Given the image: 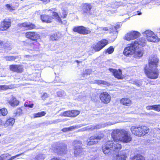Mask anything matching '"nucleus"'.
<instances>
[{
	"label": "nucleus",
	"instance_id": "a878e982",
	"mask_svg": "<svg viewBox=\"0 0 160 160\" xmlns=\"http://www.w3.org/2000/svg\"><path fill=\"white\" fill-rule=\"evenodd\" d=\"M61 36V34L59 32H56L50 36L49 39L50 40L53 41H57L60 38Z\"/></svg>",
	"mask_w": 160,
	"mask_h": 160
},
{
	"label": "nucleus",
	"instance_id": "ddd939ff",
	"mask_svg": "<svg viewBox=\"0 0 160 160\" xmlns=\"http://www.w3.org/2000/svg\"><path fill=\"white\" fill-rule=\"evenodd\" d=\"M140 35V34L138 32L132 31L129 33H127L126 34L125 38L126 40L130 41L138 38Z\"/></svg>",
	"mask_w": 160,
	"mask_h": 160
},
{
	"label": "nucleus",
	"instance_id": "c85d7f7f",
	"mask_svg": "<svg viewBox=\"0 0 160 160\" xmlns=\"http://www.w3.org/2000/svg\"><path fill=\"white\" fill-rule=\"evenodd\" d=\"M131 160H145V158L140 154H137L130 158Z\"/></svg>",
	"mask_w": 160,
	"mask_h": 160
},
{
	"label": "nucleus",
	"instance_id": "a19ab883",
	"mask_svg": "<svg viewBox=\"0 0 160 160\" xmlns=\"http://www.w3.org/2000/svg\"><path fill=\"white\" fill-rule=\"evenodd\" d=\"M87 159L88 160H97V156L95 155H90Z\"/></svg>",
	"mask_w": 160,
	"mask_h": 160
},
{
	"label": "nucleus",
	"instance_id": "c03bdc74",
	"mask_svg": "<svg viewBox=\"0 0 160 160\" xmlns=\"http://www.w3.org/2000/svg\"><path fill=\"white\" fill-rule=\"evenodd\" d=\"M143 54L142 50L138 51L136 53V55L139 57H142L143 55Z\"/></svg>",
	"mask_w": 160,
	"mask_h": 160
},
{
	"label": "nucleus",
	"instance_id": "603ef678",
	"mask_svg": "<svg viewBox=\"0 0 160 160\" xmlns=\"http://www.w3.org/2000/svg\"><path fill=\"white\" fill-rule=\"evenodd\" d=\"M16 112H15V116H18L20 115L22 113V111H16Z\"/></svg>",
	"mask_w": 160,
	"mask_h": 160
},
{
	"label": "nucleus",
	"instance_id": "412c9836",
	"mask_svg": "<svg viewBox=\"0 0 160 160\" xmlns=\"http://www.w3.org/2000/svg\"><path fill=\"white\" fill-rule=\"evenodd\" d=\"M22 155H24V153H21L13 156H11L8 153H6L2 155L3 160H15L19 158V157Z\"/></svg>",
	"mask_w": 160,
	"mask_h": 160
},
{
	"label": "nucleus",
	"instance_id": "3c124183",
	"mask_svg": "<svg viewBox=\"0 0 160 160\" xmlns=\"http://www.w3.org/2000/svg\"><path fill=\"white\" fill-rule=\"evenodd\" d=\"M57 96L59 97H61L63 96V93L61 91H58L57 92Z\"/></svg>",
	"mask_w": 160,
	"mask_h": 160
},
{
	"label": "nucleus",
	"instance_id": "4be33fe9",
	"mask_svg": "<svg viewBox=\"0 0 160 160\" xmlns=\"http://www.w3.org/2000/svg\"><path fill=\"white\" fill-rule=\"evenodd\" d=\"M92 8L90 3H85L82 4V11L83 14L90 13Z\"/></svg>",
	"mask_w": 160,
	"mask_h": 160
},
{
	"label": "nucleus",
	"instance_id": "f3484780",
	"mask_svg": "<svg viewBox=\"0 0 160 160\" xmlns=\"http://www.w3.org/2000/svg\"><path fill=\"white\" fill-rule=\"evenodd\" d=\"M116 123V122H109L106 123L104 124L103 125L99 124L98 125H91L90 126H88V127H87L86 129L87 130H92L95 129H99L102 128L108 125H113Z\"/></svg>",
	"mask_w": 160,
	"mask_h": 160
},
{
	"label": "nucleus",
	"instance_id": "6e6552de",
	"mask_svg": "<svg viewBox=\"0 0 160 160\" xmlns=\"http://www.w3.org/2000/svg\"><path fill=\"white\" fill-rule=\"evenodd\" d=\"M73 144L75 145L74 149V155L76 157H79L83 153V150L80 146L81 145L79 141L75 140L73 142Z\"/></svg>",
	"mask_w": 160,
	"mask_h": 160
},
{
	"label": "nucleus",
	"instance_id": "7ed1b4c3",
	"mask_svg": "<svg viewBox=\"0 0 160 160\" xmlns=\"http://www.w3.org/2000/svg\"><path fill=\"white\" fill-rule=\"evenodd\" d=\"M121 148L120 144L116 142L107 141L102 147L103 153L106 155H110L118 152Z\"/></svg>",
	"mask_w": 160,
	"mask_h": 160
},
{
	"label": "nucleus",
	"instance_id": "f257e3e1",
	"mask_svg": "<svg viewBox=\"0 0 160 160\" xmlns=\"http://www.w3.org/2000/svg\"><path fill=\"white\" fill-rule=\"evenodd\" d=\"M159 59L155 55L150 57L148 60V66L146 64L143 68L144 73L146 76L151 79H156L159 76V71L157 68Z\"/></svg>",
	"mask_w": 160,
	"mask_h": 160
},
{
	"label": "nucleus",
	"instance_id": "5701e85b",
	"mask_svg": "<svg viewBox=\"0 0 160 160\" xmlns=\"http://www.w3.org/2000/svg\"><path fill=\"white\" fill-rule=\"evenodd\" d=\"M54 151V152L59 154L65 153L67 151L66 145L65 144L58 145Z\"/></svg>",
	"mask_w": 160,
	"mask_h": 160
},
{
	"label": "nucleus",
	"instance_id": "423d86ee",
	"mask_svg": "<svg viewBox=\"0 0 160 160\" xmlns=\"http://www.w3.org/2000/svg\"><path fill=\"white\" fill-rule=\"evenodd\" d=\"M72 31L82 35H87L91 32L89 28L85 27L83 26H76L73 27Z\"/></svg>",
	"mask_w": 160,
	"mask_h": 160
},
{
	"label": "nucleus",
	"instance_id": "de8ad7c7",
	"mask_svg": "<svg viewBox=\"0 0 160 160\" xmlns=\"http://www.w3.org/2000/svg\"><path fill=\"white\" fill-rule=\"evenodd\" d=\"M8 111H0V116L1 115L5 116L8 114Z\"/></svg>",
	"mask_w": 160,
	"mask_h": 160
},
{
	"label": "nucleus",
	"instance_id": "e433bc0d",
	"mask_svg": "<svg viewBox=\"0 0 160 160\" xmlns=\"http://www.w3.org/2000/svg\"><path fill=\"white\" fill-rule=\"evenodd\" d=\"M17 65L12 64L9 66L10 70L13 72H16L17 69Z\"/></svg>",
	"mask_w": 160,
	"mask_h": 160
},
{
	"label": "nucleus",
	"instance_id": "39448f33",
	"mask_svg": "<svg viewBox=\"0 0 160 160\" xmlns=\"http://www.w3.org/2000/svg\"><path fill=\"white\" fill-rule=\"evenodd\" d=\"M108 43V41L106 39H102L98 42L93 46L92 48L96 52L100 51Z\"/></svg>",
	"mask_w": 160,
	"mask_h": 160
},
{
	"label": "nucleus",
	"instance_id": "dca6fc26",
	"mask_svg": "<svg viewBox=\"0 0 160 160\" xmlns=\"http://www.w3.org/2000/svg\"><path fill=\"white\" fill-rule=\"evenodd\" d=\"M102 138V135L92 136L90 138L89 141L88 140L87 144L88 145L96 144Z\"/></svg>",
	"mask_w": 160,
	"mask_h": 160
},
{
	"label": "nucleus",
	"instance_id": "c756f323",
	"mask_svg": "<svg viewBox=\"0 0 160 160\" xmlns=\"http://www.w3.org/2000/svg\"><path fill=\"white\" fill-rule=\"evenodd\" d=\"M147 109L160 110V105H153L152 106H148L146 107Z\"/></svg>",
	"mask_w": 160,
	"mask_h": 160
},
{
	"label": "nucleus",
	"instance_id": "393cba45",
	"mask_svg": "<svg viewBox=\"0 0 160 160\" xmlns=\"http://www.w3.org/2000/svg\"><path fill=\"white\" fill-rule=\"evenodd\" d=\"M121 104L126 106H130L132 104V101L128 98H123L120 100Z\"/></svg>",
	"mask_w": 160,
	"mask_h": 160
},
{
	"label": "nucleus",
	"instance_id": "ea45409f",
	"mask_svg": "<svg viewBox=\"0 0 160 160\" xmlns=\"http://www.w3.org/2000/svg\"><path fill=\"white\" fill-rule=\"evenodd\" d=\"M71 111V117H76L79 113V111Z\"/></svg>",
	"mask_w": 160,
	"mask_h": 160
},
{
	"label": "nucleus",
	"instance_id": "5fc2aeb1",
	"mask_svg": "<svg viewBox=\"0 0 160 160\" xmlns=\"http://www.w3.org/2000/svg\"><path fill=\"white\" fill-rule=\"evenodd\" d=\"M3 123V121L1 120L0 119V125H1Z\"/></svg>",
	"mask_w": 160,
	"mask_h": 160
},
{
	"label": "nucleus",
	"instance_id": "13d9d810",
	"mask_svg": "<svg viewBox=\"0 0 160 160\" xmlns=\"http://www.w3.org/2000/svg\"><path fill=\"white\" fill-rule=\"evenodd\" d=\"M3 43V42L2 41L0 40V46L2 45Z\"/></svg>",
	"mask_w": 160,
	"mask_h": 160
},
{
	"label": "nucleus",
	"instance_id": "f8f14e48",
	"mask_svg": "<svg viewBox=\"0 0 160 160\" xmlns=\"http://www.w3.org/2000/svg\"><path fill=\"white\" fill-rule=\"evenodd\" d=\"M135 48L134 44H133L132 42L130 44H128L127 46L124 50L123 54L126 56H129L130 55H132Z\"/></svg>",
	"mask_w": 160,
	"mask_h": 160
},
{
	"label": "nucleus",
	"instance_id": "9d476101",
	"mask_svg": "<svg viewBox=\"0 0 160 160\" xmlns=\"http://www.w3.org/2000/svg\"><path fill=\"white\" fill-rule=\"evenodd\" d=\"M25 45L28 46L29 48L28 50L30 51H34L38 49L40 47V44L37 41L34 42H31L30 43L27 42L25 41L23 42Z\"/></svg>",
	"mask_w": 160,
	"mask_h": 160
},
{
	"label": "nucleus",
	"instance_id": "1a4fd4ad",
	"mask_svg": "<svg viewBox=\"0 0 160 160\" xmlns=\"http://www.w3.org/2000/svg\"><path fill=\"white\" fill-rule=\"evenodd\" d=\"M99 98L102 103L104 104H107L110 102L111 98L107 92H104L100 93Z\"/></svg>",
	"mask_w": 160,
	"mask_h": 160
},
{
	"label": "nucleus",
	"instance_id": "6e6d98bb",
	"mask_svg": "<svg viewBox=\"0 0 160 160\" xmlns=\"http://www.w3.org/2000/svg\"><path fill=\"white\" fill-rule=\"evenodd\" d=\"M24 57L26 58H29L30 57V56L29 55H25L24 56Z\"/></svg>",
	"mask_w": 160,
	"mask_h": 160
},
{
	"label": "nucleus",
	"instance_id": "4c0bfd02",
	"mask_svg": "<svg viewBox=\"0 0 160 160\" xmlns=\"http://www.w3.org/2000/svg\"><path fill=\"white\" fill-rule=\"evenodd\" d=\"M62 15L60 17L61 19L62 18H67V16L68 14V12L67 10L65 9H63L62 12Z\"/></svg>",
	"mask_w": 160,
	"mask_h": 160
},
{
	"label": "nucleus",
	"instance_id": "9b49d317",
	"mask_svg": "<svg viewBox=\"0 0 160 160\" xmlns=\"http://www.w3.org/2000/svg\"><path fill=\"white\" fill-rule=\"evenodd\" d=\"M26 38L32 41H36L40 38L39 34L36 32L29 31L25 33Z\"/></svg>",
	"mask_w": 160,
	"mask_h": 160
},
{
	"label": "nucleus",
	"instance_id": "09e8293b",
	"mask_svg": "<svg viewBox=\"0 0 160 160\" xmlns=\"http://www.w3.org/2000/svg\"><path fill=\"white\" fill-rule=\"evenodd\" d=\"M113 28L114 27H112L111 28H108V27H103V28H100L101 29V30L104 31H107L109 29L112 30L113 29Z\"/></svg>",
	"mask_w": 160,
	"mask_h": 160
},
{
	"label": "nucleus",
	"instance_id": "bb28decb",
	"mask_svg": "<svg viewBox=\"0 0 160 160\" xmlns=\"http://www.w3.org/2000/svg\"><path fill=\"white\" fill-rule=\"evenodd\" d=\"M15 122V119L12 118H9L7 120L4 124L5 128L12 127Z\"/></svg>",
	"mask_w": 160,
	"mask_h": 160
},
{
	"label": "nucleus",
	"instance_id": "bf43d9fd",
	"mask_svg": "<svg viewBox=\"0 0 160 160\" xmlns=\"http://www.w3.org/2000/svg\"><path fill=\"white\" fill-rule=\"evenodd\" d=\"M75 62H77L78 63H79L80 62L78 60H75Z\"/></svg>",
	"mask_w": 160,
	"mask_h": 160
},
{
	"label": "nucleus",
	"instance_id": "a211bd4d",
	"mask_svg": "<svg viewBox=\"0 0 160 160\" xmlns=\"http://www.w3.org/2000/svg\"><path fill=\"white\" fill-rule=\"evenodd\" d=\"M136 48L138 49L145 46L146 44V42L145 38H140L137 40L132 42Z\"/></svg>",
	"mask_w": 160,
	"mask_h": 160
},
{
	"label": "nucleus",
	"instance_id": "f03ea898",
	"mask_svg": "<svg viewBox=\"0 0 160 160\" xmlns=\"http://www.w3.org/2000/svg\"><path fill=\"white\" fill-rule=\"evenodd\" d=\"M111 136L114 142L119 141L124 143H128L132 140L130 133L124 129L113 130L111 133Z\"/></svg>",
	"mask_w": 160,
	"mask_h": 160
},
{
	"label": "nucleus",
	"instance_id": "20e7f679",
	"mask_svg": "<svg viewBox=\"0 0 160 160\" xmlns=\"http://www.w3.org/2000/svg\"><path fill=\"white\" fill-rule=\"evenodd\" d=\"M131 130L133 134L138 136H143L149 132V128L145 126H132Z\"/></svg>",
	"mask_w": 160,
	"mask_h": 160
},
{
	"label": "nucleus",
	"instance_id": "052dcab7",
	"mask_svg": "<svg viewBox=\"0 0 160 160\" xmlns=\"http://www.w3.org/2000/svg\"><path fill=\"white\" fill-rule=\"evenodd\" d=\"M153 82V81H150L148 83H147L146 84H148V83H149V84H150L151 82Z\"/></svg>",
	"mask_w": 160,
	"mask_h": 160
},
{
	"label": "nucleus",
	"instance_id": "4468645a",
	"mask_svg": "<svg viewBox=\"0 0 160 160\" xmlns=\"http://www.w3.org/2000/svg\"><path fill=\"white\" fill-rule=\"evenodd\" d=\"M109 71L112 72L113 75L118 79H122L123 78V75L122 74V71L121 69H116L112 68L108 69Z\"/></svg>",
	"mask_w": 160,
	"mask_h": 160
},
{
	"label": "nucleus",
	"instance_id": "c9c22d12",
	"mask_svg": "<svg viewBox=\"0 0 160 160\" xmlns=\"http://www.w3.org/2000/svg\"><path fill=\"white\" fill-rule=\"evenodd\" d=\"M46 114V113L44 112H42L37 113L33 114L34 118H38L44 116Z\"/></svg>",
	"mask_w": 160,
	"mask_h": 160
},
{
	"label": "nucleus",
	"instance_id": "8fccbe9b",
	"mask_svg": "<svg viewBox=\"0 0 160 160\" xmlns=\"http://www.w3.org/2000/svg\"><path fill=\"white\" fill-rule=\"evenodd\" d=\"M24 106L25 107H29L30 108H32L33 107V104L32 103L31 104H26V103H25L24 104Z\"/></svg>",
	"mask_w": 160,
	"mask_h": 160
},
{
	"label": "nucleus",
	"instance_id": "4d7b16f0",
	"mask_svg": "<svg viewBox=\"0 0 160 160\" xmlns=\"http://www.w3.org/2000/svg\"><path fill=\"white\" fill-rule=\"evenodd\" d=\"M0 160H3L2 155L0 156Z\"/></svg>",
	"mask_w": 160,
	"mask_h": 160
},
{
	"label": "nucleus",
	"instance_id": "cd10ccee",
	"mask_svg": "<svg viewBox=\"0 0 160 160\" xmlns=\"http://www.w3.org/2000/svg\"><path fill=\"white\" fill-rule=\"evenodd\" d=\"M8 103L12 107H16L18 105L19 102L16 98L12 96V98L8 101Z\"/></svg>",
	"mask_w": 160,
	"mask_h": 160
},
{
	"label": "nucleus",
	"instance_id": "f704fd0d",
	"mask_svg": "<svg viewBox=\"0 0 160 160\" xmlns=\"http://www.w3.org/2000/svg\"><path fill=\"white\" fill-rule=\"evenodd\" d=\"M12 88L11 86L6 85H0V90H6L8 89H10Z\"/></svg>",
	"mask_w": 160,
	"mask_h": 160
},
{
	"label": "nucleus",
	"instance_id": "58836bf2",
	"mask_svg": "<svg viewBox=\"0 0 160 160\" xmlns=\"http://www.w3.org/2000/svg\"><path fill=\"white\" fill-rule=\"evenodd\" d=\"M5 6L7 9L9 10L10 11H12L15 9V7L11 6L10 4H6L5 5Z\"/></svg>",
	"mask_w": 160,
	"mask_h": 160
},
{
	"label": "nucleus",
	"instance_id": "7c9ffc66",
	"mask_svg": "<svg viewBox=\"0 0 160 160\" xmlns=\"http://www.w3.org/2000/svg\"><path fill=\"white\" fill-rule=\"evenodd\" d=\"M126 157L123 154H118L114 158V160H126Z\"/></svg>",
	"mask_w": 160,
	"mask_h": 160
},
{
	"label": "nucleus",
	"instance_id": "0eeeda50",
	"mask_svg": "<svg viewBox=\"0 0 160 160\" xmlns=\"http://www.w3.org/2000/svg\"><path fill=\"white\" fill-rule=\"evenodd\" d=\"M144 33L146 35V39L149 42H158L159 41V38L151 30H146Z\"/></svg>",
	"mask_w": 160,
	"mask_h": 160
},
{
	"label": "nucleus",
	"instance_id": "49530a36",
	"mask_svg": "<svg viewBox=\"0 0 160 160\" xmlns=\"http://www.w3.org/2000/svg\"><path fill=\"white\" fill-rule=\"evenodd\" d=\"M48 97V94L46 92H44L41 96V98L42 100H44Z\"/></svg>",
	"mask_w": 160,
	"mask_h": 160
},
{
	"label": "nucleus",
	"instance_id": "864d4df0",
	"mask_svg": "<svg viewBox=\"0 0 160 160\" xmlns=\"http://www.w3.org/2000/svg\"><path fill=\"white\" fill-rule=\"evenodd\" d=\"M99 82L98 83L100 84H105L106 83V82L102 80L99 81Z\"/></svg>",
	"mask_w": 160,
	"mask_h": 160
},
{
	"label": "nucleus",
	"instance_id": "72a5a7b5",
	"mask_svg": "<svg viewBox=\"0 0 160 160\" xmlns=\"http://www.w3.org/2000/svg\"><path fill=\"white\" fill-rule=\"evenodd\" d=\"M18 56H9L5 57L6 61H12L15 60L16 59L18 58Z\"/></svg>",
	"mask_w": 160,
	"mask_h": 160
},
{
	"label": "nucleus",
	"instance_id": "0e129e2a",
	"mask_svg": "<svg viewBox=\"0 0 160 160\" xmlns=\"http://www.w3.org/2000/svg\"><path fill=\"white\" fill-rule=\"evenodd\" d=\"M141 12H140L139 13H138V14L140 15H141Z\"/></svg>",
	"mask_w": 160,
	"mask_h": 160
},
{
	"label": "nucleus",
	"instance_id": "6ab92c4d",
	"mask_svg": "<svg viewBox=\"0 0 160 160\" xmlns=\"http://www.w3.org/2000/svg\"><path fill=\"white\" fill-rule=\"evenodd\" d=\"M19 26L26 30H31L35 28V25L31 22H25L19 24Z\"/></svg>",
	"mask_w": 160,
	"mask_h": 160
},
{
	"label": "nucleus",
	"instance_id": "2f4dec72",
	"mask_svg": "<svg viewBox=\"0 0 160 160\" xmlns=\"http://www.w3.org/2000/svg\"><path fill=\"white\" fill-rule=\"evenodd\" d=\"M114 51V48L112 46H110L104 50L105 54H112Z\"/></svg>",
	"mask_w": 160,
	"mask_h": 160
},
{
	"label": "nucleus",
	"instance_id": "2eb2a0df",
	"mask_svg": "<svg viewBox=\"0 0 160 160\" xmlns=\"http://www.w3.org/2000/svg\"><path fill=\"white\" fill-rule=\"evenodd\" d=\"M11 22L10 20L7 21L6 19H3L0 23V31H4L7 30L11 26Z\"/></svg>",
	"mask_w": 160,
	"mask_h": 160
},
{
	"label": "nucleus",
	"instance_id": "37998d69",
	"mask_svg": "<svg viewBox=\"0 0 160 160\" xmlns=\"http://www.w3.org/2000/svg\"><path fill=\"white\" fill-rule=\"evenodd\" d=\"M71 111H66L65 112L63 115L64 116L71 117Z\"/></svg>",
	"mask_w": 160,
	"mask_h": 160
},
{
	"label": "nucleus",
	"instance_id": "473e14b6",
	"mask_svg": "<svg viewBox=\"0 0 160 160\" xmlns=\"http://www.w3.org/2000/svg\"><path fill=\"white\" fill-rule=\"evenodd\" d=\"M24 71V68L23 66L22 65H17L16 72L21 73L22 72Z\"/></svg>",
	"mask_w": 160,
	"mask_h": 160
},
{
	"label": "nucleus",
	"instance_id": "79ce46f5",
	"mask_svg": "<svg viewBox=\"0 0 160 160\" xmlns=\"http://www.w3.org/2000/svg\"><path fill=\"white\" fill-rule=\"evenodd\" d=\"M44 158V156L42 154H39L36 156L35 158L38 160H43Z\"/></svg>",
	"mask_w": 160,
	"mask_h": 160
},
{
	"label": "nucleus",
	"instance_id": "a18cd8bd",
	"mask_svg": "<svg viewBox=\"0 0 160 160\" xmlns=\"http://www.w3.org/2000/svg\"><path fill=\"white\" fill-rule=\"evenodd\" d=\"M74 128L73 126L70 127L68 128H64L62 129L63 132H65L68 131H71Z\"/></svg>",
	"mask_w": 160,
	"mask_h": 160
},
{
	"label": "nucleus",
	"instance_id": "aec40b11",
	"mask_svg": "<svg viewBox=\"0 0 160 160\" xmlns=\"http://www.w3.org/2000/svg\"><path fill=\"white\" fill-rule=\"evenodd\" d=\"M54 8H52L51 9L47 10L48 12L50 11L53 14V17L56 19L57 21L61 24L65 25L67 23V21L66 20H62L61 19V17L59 16L58 12H52Z\"/></svg>",
	"mask_w": 160,
	"mask_h": 160
},
{
	"label": "nucleus",
	"instance_id": "e2e57ef3",
	"mask_svg": "<svg viewBox=\"0 0 160 160\" xmlns=\"http://www.w3.org/2000/svg\"><path fill=\"white\" fill-rule=\"evenodd\" d=\"M114 31V30H113V31H111V32H110V33H111V32H113Z\"/></svg>",
	"mask_w": 160,
	"mask_h": 160
},
{
	"label": "nucleus",
	"instance_id": "680f3d73",
	"mask_svg": "<svg viewBox=\"0 0 160 160\" xmlns=\"http://www.w3.org/2000/svg\"><path fill=\"white\" fill-rule=\"evenodd\" d=\"M2 109H3V110H5V108H3L0 109V110H2Z\"/></svg>",
	"mask_w": 160,
	"mask_h": 160
},
{
	"label": "nucleus",
	"instance_id": "b1692460",
	"mask_svg": "<svg viewBox=\"0 0 160 160\" xmlns=\"http://www.w3.org/2000/svg\"><path fill=\"white\" fill-rule=\"evenodd\" d=\"M40 18L43 22L47 23H50L52 22L53 19V17L51 16L46 14L41 15Z\"/></svg>",
	"mask_w": 160,
	"mask_h": 160
}]
</instances>
